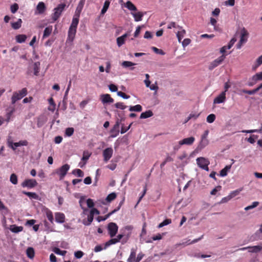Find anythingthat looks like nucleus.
<instances>
[{"instance_id": "obj_1", "label": "nucleus", "mask_w": 262, "mask_h": 262, "mask_svg": "<svg viewBox=\"0 0 262 262\" xmlns=\"http://www.w3.org/2000/svg\"><path fill=\"white\" fill-rule=\"evenodd\" d=\"M79 23V17L75 16L74 15V17L73 18L72 21L71 25L69 28L68 31V35L67 39V42H72L73 41L76 33L77 27Z\"/></svg>"}, {"instance_id": "obj_2", "label": "nucleus", "mask_w": 262, "mask_h": 262, "mask_svg": "<svg viewBox=\"0 0 262 262\" xmlns=\"http://www.w3.org/2000/svg\"><path fill=\"white\" fill-rule=\"evenodd\" d=\"M27 94V90L26 88H23L18 92L13 93L11 97V102L14 104L17 101L22 99Z\"/></svg>"}, {"instance_id": "obj_3", "label": "nucleus", "mask_w": 262, "mask_h": 262, "mask_svg": "<svg viewBox=\"0 0 262 262\" xmlns=\"http://www.w3.org/2000/svg\"><path fill=\"white\" fill-rule=\"evenodd\" d=\"M198 165L203 169L209 170L208 165L210 164L209 160L203 157L198 158L196 159Z\"/></svg>"}, {"instance_id": "obj_4", "label": "nucleus", "mask_w": 262, "mask_h": 262, "mask_svg": "<svg viewBox=\"0 0 262 262\" xmlns=\"http://www.w3.org/2000/svg\"><path fill=\"white\" fill-rule=\"evenodd\" d=\"M69 169L70 165L68 164H66L57 169L55 173L59 176V179L61 180L64 178Z\"/></svg>"}, {"instance_id": "obj_5", "label": "nucleus", "mask_w": 262, "mask_h": 262, "mask_svg": "<svg viewBox=\"0 0 262 262\" xmlns=\"http://www.w3.org/2000/svg\"><path fill=\"white\" fill-rule=\"evenodd\" d=\"M248 32L245 29H243L241 31L240 40L236 45L237 49H241L243 44L247 42L248 39Z\"/></svg>"}, {"instance_id": "obj_6", "label": "nucleus", "mask_w": 262, "mask_h": 262, "mask_svg": "<svg viewBox=\"0 0 262 262\" xmlns=\"http://www.w3.org/2000/svg\"><path fill=\"white\" fill-rule=\"evenodd\" d=\"M107 230L110 236L112 238L117 234L118 230V226L116 223L111 222L107 225Z\"/></svg>"}, {"instance_id": "obj_7", "label": "nucleus", "mask_w": 262, "mask_h": 262, "mask_svg": "<svg viewBox=\"0 0 262 262\" xmlns=\"http://www.w3.org/2000/svg\"><path fill=\"white\" fill-rule=\"evenodd\" d=\"M226 58V55H222L217 59L211 62L208 67L209 70H212L221 64Z\"/></svg>"}, {"instance_id": "obj_8", "label": "nucleus", "mask_w": 262, "mask_h": 262, "mask_svg": "<svg viewBox=\"0 0 262 262\" xmlns=\"http://www.w3.org/2000/svg\"><path fill=\"white\" fill-rule=\"evenodd\" d=\"M65 7L64 4H60L56 8L54 9V13L52 18L54 21L56 20L60 16L62 11L63 10Z\"/></svg>"}, {"instance_id": "obj_9", "label": "nucleus", "mask_w": 262, "mask_h": 262, "mask_svg": "<svg viewBox=\"0 0 262 262\" xmlns=\"http://www.w3.org/2000/svg\"><path fill=\"white\" fill-rule=\"evenodd\" d=\"M37 182L35 179H26L21 184L23 187L32 188L36 186Z\"/></svg>"}, {"instance_id": "obj_10", "label": "nucleus", "mask_w": 262, "mask_h": 262, "mask_svg": "<svg viewBox=\"0 0 262 262\" xmlns=\"http://www.w3.org/2000/svg\"><path fill=\"white\" fill-rule=\"evenodd\" d=\"M113 150L111 147H108L105 149L103 151V160L104 162H107L112 157Z\"/></svg>"}, {"instance_id": "obj_11", "label": "nucleus", "mask_w": 262, "mask_h": 262, "mask_svg": "<svg viewBox=\"0 0 262 262\" xmlns=\"http://www.w3.org/2000/svg\"><path fill=\"white\" fill-rule=\"evenodd\" d=\"M119 126L120 122L119 119H118L113 127L110 130V133L111 134L110 137L115 138L118 135L119 133Z\"/></svg>"}, {"instance_id": "obj_12", "label": "nucleus", "mask_w": 262, "mask_h": 262, "mask_svg": "<svg viewBox=\"0 0 262 262\" xmlns=\"http://www.w3.org/2000/svg\"><path fill=\"white\" fill-rule=\"evenodd\" d=\"M46 7L45 4L42 2H40L36 6L35 12V14H42L46 10Z\"/></svg>"}, {"instance_id": "obj_13", "label": "nucleus", "mask_w": 262, "mask_h": 262, "mask_svg": "<svg viewBox=\"0 0 262 262\" xmlns=\"http://www.w3.org/2000/svg\"><path fill=\"white\" fill-rule=\"evenodd\" d=\"M100 99L103 104L112 103L114 102V99L107 94L101 95Z\"/></svg>"}, {"instance_id": "obj_14", "label": "nucleus", "mask_w": 262, "mask_h": 262, "mask_svg": "<svg viewBox=\"0 0 262 262\" xmlns=\"http://www.w3.org/2000/svg\"><path fill=\"white\" fill-rule=\"evenodd\" d=\"M208 134L209 130H206L204 134L202 135L200 145L203 147H204L209 144V141L207 139Z\"/></svg>"}, {"instance_id": "obj_15", "label": "nucleus", "mask_w": 262, "mask_h": 262, "mask_svg": "<svg viewBox=\"0 0 262 262\" xmlns=\"http://www.w3.org/2000/svg\"><path fill=\"white\" fill-rule=\"evenodd\" d=\"M178 30L176 31V36L178 38V41L179 42H181V40L184 37L186 34V31L182 27L179 26V28H178Z\"/></svg>"}, {"instance_id": "obj_16", "label": "nucleus", "mask_w": 262, "mask_h": 262, "mask_svg": "<svg viewBox=\"0 0 262 262\" xmlns=\"http://www.w3.org/2000/svg\"><path fill=\"white\" fill-rule=\"evenodd\" d=\"M226 100L225 92H222L219 96L215 97L213 100L214 104H220L224 102Z\"/></svg>"}, {"instance_id": "obj_17", "label": "nucleus", "mask_w": 262, "mask_h": 262, "mask_svg": "<svg viewBox=\"0 0 262 262\" xmlns=\"http://www.w3.org/2000/svg\"><path fill=\"white\" fill-rule=\"evenodd\" d=\"M130 35L129 32H127L123 34V35L118 37L117 38V44L119 47H120L125 43V40L126 37H128Z\"/></svg>"}, {"instance_id": "obj_18", "label": "nucleus", "mask_w": 262, "mask_h": 262, "mask_svg": "<svg viewBox=\"0 0 262 262\" xmlns=\"http://www.w3.org/2000/svg\"><path fill=\"white\" fill-rule=\"evenodd\" d=\"M195 141V138L193 137H190L189 138L183 139L182 140L179 141L180 145H192Z\"/></svg>"}, {"instance_id": "obj_19", "label": "nucleus", "mask_w": 262, "mask_h": 262, "mask_svg": "<svg viewBox=\"0 0 262 262\" xmlns=\"http://www.w3.org/2000/svg\"><path fill=\"white\" fill-rule=\"evenodd\" d=\"M85 0H80L76 9L75 10V15L77 17H79L80 13L83 8Z\"/></svg>"}, {"instance_id": "obj_20", "label": "nucleus", "mask_w": 262, "mask_h": 262, "mask_svg": "<svg viewBox=\"0 0 262 262\" xmlns=\"http://www.w3.org/2000/svg\"><path fill=\"white\" fill-rule=\"evenodd\" d=\"M55 221L59 223H63L65 222V215L63 213L56 212L55 214Z\"/></svg>"}, {"instance_id": "obj_21", "label": "nucleus", "mask_w": 262, "mask_h": 262, "mask_svg": "<svg viewBox=\"0 0 262 262\" xmlns=\"http://www.w3.org/2000/svg\"><path fill=\"white\" fill-rule=\"evenodd\" d=\"M146 13L142 12H132L131 14L133 16L135 21H140L142 20V17Z\"/></svg>"}, {"instance_id": "obj_22", "label": "nucleus", "mask_w": 262, "mask_h": 262, "mask_svg": "<svg viewBox=\"0 0 262 262\" xmlns=\"http://www.w3.org/2000/svg\"><path fill=\"white\" fill-rule=\"evenodd\" d=\"M7 144H8V146L9 147L11 148L13 150H15L16 147L19 146L18 142L13 143L12 142L11 137L10 136H9L7 139Z\"/></svg>"}, {"instance_id": "obj_23", "label": "nucleus", "mask_w": 262, "mask_h": 262, "mask_svg": "<svg viewBox=\"0 0 262 262\" xmlns=\"http://www.w3.org/2000/svg\"><path fill=\"white\" fill-rule=\"evenodd\" d=\"M136 252L134 249H132L129 256L127 259V262H136Z\"/></svg>"}, {"instance_id": "obj_24", "label": "nucleus", "mask_w": 262, "mask_h": 262, "mask_svg": "<svg viewBox=\"0 0 262 262\" xmlns=\"http://www.w3.org/2000/svg\"><path fill=\"white\" fill-rule=\"evenodd\" d=\"M27 39V36L25 34H19L15 36V40L17 43H23Z\"/></svg>"}, {"instance_id": "obj_25", "label": "nucleus", "mask_w": 262, "mask_h": 262, "mask_svg": "<svg viewBox=\"0 0 262 262\" xmlns=\"http://www.w3.org/2000/svg\"><path fill=\"white\" fill-rule=\"evenodd\" d=\"M10 230L14 233H18L23 230L22 226H17L16 225H12L10 226Z\"/></svg>"}, {"instance_id": "obj_26", "label": "nucleus", "mask_w": 262, "mask_h": 262, "mask_svg": "<svg viewBox=\"0 0 262 262\" xmlns=\"http://www.w3.org/2000/svg\"><path fill=\"white\" fill-rule=\"evenodd\" d=\"M23 193L31 199L38 200L39 199L38 195L35 192L23 191Z\"/></svg>"}, {"instance_id": "obj_27", "label": "nucleus", "mask_w": 262, "mask_h": 262, "mask_svg": "<svg viewBox=\"0 0 262 262\" xmlns=\"http://www.w3.org/2000/svg\"><path fill=\"white\" fill-rule=\"evenodd\" d=\"M33 69L34 74L36 76L38 75L40 70V62L38 61L34 62L33 64Z\"/></svg>"}, {"instance_id": "obj_28", "label": "nucleus", "mask_w": 262, "mask_h": 262, "mask_svg": "<svg viewBox=\"0 0 262 262\" xmlns=\"http://www.w3.org/2000/svg\"><path fill=\"white\" fill-rule=\"evenodd\" d=\"M125 6L130 11H136L137 10L136 7L130 1H127Z\"/></svg>"}, {"instance_id": "obj_29", "label": "nucleus", "mask_w": 262, "mask_h": 262, "mask_svg": "<svg viewBox=\"0 0 262 262\" xmlns=\"http://www.w3.org/2000/svg\"><path fill=\"white\" fill-rule=\"evenodd\" d=\"M22 20L20 18H19L17 21L11 23V26L14 29H18L21 26Z\"/></svg>"}, {"instance_id": "obj_30", "label": "nucleus", "mask_w": 262, "mask_h": 262, "mask_svg": "<svg viewBox=\"0 0 262 262\" xmlns=\"http://www.w3.org/2000/svg\"><path fill=\"white\" fill-rule=\"evenodd\" d=\"M52 31V26H49L48 27H46L44 30L43 34V38H46L48 37L51 33Z\"/></svg>"}, {"instance_id": "obj_31", "label": "nucleus", "mask_w": 262, "mask_h": 262, "mask_svg": "<svg viewBox=\"0 0 262 262\" xmlns=\"http://www.w3.org/2000/svg\"><path fill=\"white\" fill-rule=\"evenodd\" d=\"M118 243V241L115 238H113L106 242L104 245V249H105L110 246L115 244L116 243Z\"/></svg>"}, {"instance_id": "obj_32", "label": "nucleus", "mask_w": 262, "mask_h": 262, "mask_svg": "<svg viewBox=\"0 0 262 262\" xmlns=\"http://www.w3.org/2000/svg\"><path fill=\"white\" fill-rule=\"evenodd\" d=\"M261 64H262V55L256 59L255 64L252 67V69L255 70Z\"/></svg>"}, {"instance_id": "obj_33", "label": "nucleus", "mask_w": 262, "mask_h": 262, "mask_svg": "<svg viewBox=\"0 0 262 262\" xmlns=\"http://www.w3.org/2000/svg\"><path fill=\"white\" fill-rule=\"evenodd\" d=\"M27 256L32 259L34 257V249L32 247H29L26 251Z\"/></svg>"}, {"instance_id": "obj_34", "label": "nucleus", "mask_w": 262, "mask_h": 262, "mask_svg": "<svg viewBox=\"0 0 262 262\" xmlns=\"http://www.w3.org/2000/svg\"><path fill=\"white\" fill-rule=\"evenodd\" d=\"M252 80L256 82L258 80H262V72L257 73L252 77Z\"/></svg>"}, {"instance_id": "obj_35", "label": "nucleus", "mask_w": 262, "mask_h": 262, "mask_svg": "<svg viewBox=\"0 0 262 262\" xmlns=\"http://www.w3.org/2000/svg\"><path fill=\"white\" fill-rule=\"evenodd\" d=\"M46 214L47 217L49 220V221L51 223H53L54 218H53L52 212L50 210L47 209L46 210Z\"/></svg>"}, {"instance_id": "obj_36", "label": "nucleus", "mask_w": 262, "mask_h": 262, "mask_svg": "<svg viewBox=\"0 0 262 262\" xmlns=\"http://www.w3.org/2000/svg\"><path fill=\"white\" fill-rule=\"evenodd\" d=\"M94 214H91V212H90V214L88 216L87 221H83V223L85 226L90 225L93 221L94 219Z\"/></svg>"}, {"instance_id": "obj_37", "label": "nucleus", "mask_w": 262, "mask_h": 262, "mask_svg": "<svg viewBox=\"0 0 262 262\" xmlns=\"http://www.w3.org/2000/svg\"><path fill=\"white\" fill-rule=\"evenodd\" d=\"M110 2L109 1H105L103 6V8L101 11V14L102 15H103L107 11L108 7L110 6Z\"/></svg>"}, {"instance_id": "obj_38", "label": "nucleus", "mask_w": 262, "mask_h": 262, "mask_svg": "<svg viewBox=\"0 0 262 262\" xmlns=\"http://www.w3.org/2000/svg\"><path fill=\"white\" fill-rule=\"evenodd\" d=\"M129 110L130 112H140L142 111V106L139 104L133 106H129Z\"/></svg>"}, {"instance_id": "obj_39", "label": "nucleus", "mask_w": 262, "mask_h": 262, "mask_svg": "<svg viewBox=\"0 0 262 262\" xmlns=\"http://www.w3.org/2000/svg\"><path fill=\"white\" fill-rule=\"evenodd\" d=\"M262 249V247L259 246H254L252 247L249 246V250L250 252H258L260 251Z\"/></svg>"}, {"instance_id": "obj_40", "label": "nucleus", "mask_w": 262, "mask_h": 262, "mask_svg": "<svg viewBox=\"0 0 262 262\" xmlns=\"http://www.w3.org/2000/svg\"><path fill=\"white\" fill-rule=\"evenodd\" d=\"M72 173L79 177H83L84 176L83 172L80 169H75L73 170Z\"/></svg>"}, {"instance_id": "obj_41", "label": "nucleus", "mask_w": 262, "mask_h": 262, "mask_svg": "<svg viewBox=\"0 0 262 262\" xmlns=\"http://www.w3.org/2000/svg\"><path fill=\"white\" fill-rule=\"evenodd\" d=\"M242 189H243L242 188H240V189H238L232 191L229 193V195L230 196L231 199H232L234 197L238 195L239 194V193L241 192V191L242 190Z\"/></svg>"}, {"instance_id": "obj_42", "label": "nucleus", "mask_w": 262, "mask_h": 262, "mask_svg": "<svg viewBox=\"0 0 262 262\" xmlns=\"http://www.w3.org/2000/svg\"><path fill=\"white\" fill-rule=\"evenodd\" d=\"M116 193L115 192H112L110 194H109L106 198V201L107 202H111V201H113L114 200H115L116 198Z\"/></svg>"}, {"instance_id": "obj_43", "label": "nucleus", "mask_w": 262, "mask_h": 262, "mask_svg": "<svg viewBox=\"0 0 262 262\" xmlns=\"http://www.w3.org/2000/svg\"><path fill=\"white\" fill-rule=\"evenodd\" d=\"M10 181L13 184H14V185L17 184L18 183V181H17V177L16 174L15 173L11 174V175L10 176Z\"/></svg>"}, {"instance_id": "obj_44", "label": "nucleus", "mask_w": 262, "mask_h": 262, "mask_svg": "<svg viewBox=\"0 0 262 262\" xmlns=\"http://www.w3.org/2000/svg\"><path fill=\"white\" fill-rule=\"evenodd\" d=\"M231 168V166H226L224 168L220 171V176L221 177H225L227 174V171Z\"/></svg>"}, {"instance_id": "obj_45", "label": "nucleus", "mask_w": 262, "mask_h": 262, "mask_svg": "<svg viewBox=\"0 0 262 262\" xmlns=\"http://www.w3.org/2000/svg\"><path fill=\"white\" fill-rule=\"evenodd\" d=\"M91 154L89 153L87 151H84L83 154V157L82 158V160L85 161V163L83 164H85V162L89 159L91 156Z\"/></svg>"}, {"instance_id": "obj_46", "label": "nucleus", "mask_w": 262, "mask_h": 262, "mask_svg": "<svg viewBox=\"0 0 262 262\" xmlns=\"http://www.w3.org/2000/svg\"><path fill=\"white\" fill-rule=\"evenodd\" d=\"M171 223V219H166L164 220L158 225V228H162L164 226L167 225Z\"/></svg>"}, {"instance_id": "obj_47", "label": "nucleus", "mask_w": 262, "mask_h": 262, "mask_svg": "<svg viewBox=\"0 0 262 262\" xmlns=\"http://www.w3.org/2000/svg\"><path fill=\"white\" fill-rule=\"evenodd\" d=\"M135 65H136V63L128 61H124L122 63V66L124 68H128Z\"/></svg>"}, {"instance_id": "obj_48", "label": "nucleus", "mask_w": 262, "mask_h": 262, "mask_svg": "<svg viewBox=\"0 0 262 262\" xmlns=\"http://www.w3.org/2000/svg\"><path fill=\"white\" fill-rule=\"evenodd\" d=\"M74 128L72 127H68L66 129L65 134L68 137L71 136L74 133Z\"/></svg>"}, {"instance_id": "obj_49", "label": "nucleus", "mask_w": 262, "mask_h": 262, "mask_svg": "<svg viewBox=\"0 0 262 262\" xmlns=\"http://www.w3.org/2000/svg\"><path fill=\"white\" fill-rule=\"evenodd\" d=\"M179 25H177L175 22H170L167 26V28L168 29H171L172 28L178 29L179 28Z\"/></svg>"}, {"instance_id": "obj_50", "label": "nucleus", "mask_w": 262, "mask_h": 262, "mask_svg": "<svg viewBox=\"0 0 262 262\" xmlns=\"http://www.w3.org/2000/svg\"><path fill=\"white\" fill-rule=\"evenodd\" d=\"M18 9V5L17 4L15 3L11 6L10 10L12 13H15Z\"/></svg>"}, {"instance_id": "obj_51", "label": "nucleus", "mask_w": 262, "mask_h": 262, "mask_svg": "<svg viewBox=\"0 0 262 262\" xmlns=\"http://www.w3.org/2000/svg\"><path fill=\"white\" fill-rule=\"evenodd\" d=\"M132 124V123H130L129 125L127 127L122 124L121 126V133L122 134L126 133L130 128Z\"/></svg>"}, {"instance_id": "obj_52", "label": "nucleus", "mask_w": 262, "mask_h": 262, "mask_svg": "<svg viewBox=\"0 0 262 262\" xmlns=\"http://www.w3.org/2000/svg\"><path fill=\"white\" fill-rule=\"evenodd\" d=\"M203 235H202L201 237H200L199 238H196L195 239H194L193 241H192V242H190V240L189 239V240H187L185 243V244L186 245H190L191 244H193V243H196L198 242V241H200L202 238H203Z\"/></svg>"}, {"instance_id": "obj_53", "label": "nucleus", "mask_w": 262, "mask_h": 262, "mask_svg": "<svg viewBox=\"0 0 262 262\" xmlns=\"http://www.w3.org/2000/svg\"><path fill=\"white\" fill-rule=\"evenodd\" d=\"M84 255V253L81 251H77L75 252L74 256L76 258H81Z\"/></svg>"}, {"instance_id": "obj_54", "label": "nucleus", "mask_w": 262, "mask_h": 262, "mask_svg": "<svg viewBox=\"0 0 262 262\" xmlns=\"http://www.w3.org/2000/svg\"><path fill=\"white\" fill-rule=\"evenodd\" d=\"M222 186H217L216 187H215L210 192V194L211 195H215L216 194V192L217 191H219L221 190Z\"/></svg>"}, {"instance_id": "obj_55", "label": "nucleus", "mask_w": 262, "mask_h": 262, "mask_svg": "<svg viewBox=\"0 0 262 262\" xmlns=\"http://www.w3.org/2000/svg\"><path fill=\"white\" fill-rule=\"evenodd\" d=\"M117 95L125 99H128L130 97L129 95H127L124 93L120 91L117 92Z\"/></svg>"}, {"instance_id": "obj_56", "label": "nucleus", "mask_w": 262, "mask_h": 262, "mask_svg": "<svg viewBox=\"0 0 262 262\" xmlns=\"http://www.w3.org/2000/svg\"><path fill=\"white\" fill-rule=\"evenodd\" d=\"M54 251L55 253H56L57 254H59V255H64L66 254V253L67 252L66 251H62L58 248H55V249L54 250Z\"/></svg>"}, {"instance_id": "obj_57", "label": "nucleus", "mask_w": 262, "mask_h": 262, "mask_svg": "<svg viewBox=\"0 0 262 262\" xmlns=\"http://www.w3.org/2000/svg\"><path fill=\"white\" fill-rule=\"evenodd\" d=\"M115 106L116 107L121 110H124L127 107L126 105H124V104L121 102L116 103L115 104Z\"/></svg>"}, {"instance_id": "obj_58", "label": "nucleus", "mask_w": 262, "mask_h": 262, "mask_svg": "<svg viewBox=\"0 0 262 262\" xmlns=\"http://www.w3.org/2000/svg\"><path fill=\"white\" fill-rule=\"evenodd\" d=\"M86 204H87L88 207L89 208H93V207L94 206V203L93 200L91 199H88L86 200Z\"/></svg>"}, {"instance_id": "obj_59", "label": "nucleus", "mask_w": 262, "mask_h": 262, "mask_svg": "<svg viewBox=\"0 0 262 262\" xmlns=\"http://www.w3.org/2000/svg\"><path fill=\"white\" fill-rule=\"evenodd\" d=\"M110 90L112 92H117L118 90L117 87L114 84H111L108 85Z\"/></svg>"}, {"instance_id": "obj_60", "label": "nucleus", "mask_w": 262, "mask_h": 262, "mask_svg": "<svg viewBox=\"0 0 262 262\" xmlns=\"http://www.w3.org/2000/svg\"><path fill=\"white\" fill-rule=\"evenodd\" d=\"M191 42V40L189 38H185L182 42V46L185 48L187 46H188Z\"/></svg>"}, {"instance_id": "obj_61", "label": "nucleus", "mask_w": 262, "mask_h": 262, "mask_svg": "<svg viewBox=\"0 0 262 262\" xmlns=\"http://www.w3.org/2000/svg\"><path fill=\"white\" fill-rule=\"evenodd\" d=\"M236 39L234 38H233L231 39L228 45L227 46L228 49H230L236 42Z\"/></svg>"}, {"instance_id": "obj_62", "label": "nucleus", "mask_w": 262, "mask_h": 262, "mask_svg": "<svg viewBox=\"0 0 262 262\" xmlns=\"http://www.w3.org/2000/svg\"><path fill=\"white\" fill-rule=\"evenodd\" d=\"M144 254L142 252L139 253L137 257L136 258V262H140V260L143 258Z\"/></svg>"}, {"instance_id": "obj_63", "label": "nucleus", "mask_w": 262, "mask_h": 262, "mask_svg": "<svg viewBox=\"0 0 262 262\" xmlns=\"http://www.w3.org/2000/svg\"><path fill=\"white\" fill-rule=\"evenodd\" d=\"M220 12V9L219 8H216L212 12V15L217 16L219 15Z\"/></svg>"}, {"instance_id": "obj_64", "label": "nucleus", "mask_w": 262, "mask_h": 262, "mask_svg": "<svg viewBox=\"0 0 262 262\" xmlns=\"http://www.w3.org/2000/svg\"><path fill=\"white\" fill-rule=\"evenodd\" d=\"M215 119V116H208L207 118V121L208 123H212Z\"/></svg>"}]
</instances>
